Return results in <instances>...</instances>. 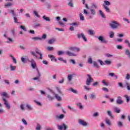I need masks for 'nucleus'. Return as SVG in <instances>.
Wrapping results in <instances>:
<instances>
[{
	"instance_id": "1",
	"label": "nucleus",
	"mask_w": 130,
	"mask_h": 130,
	"mask_svg": "<svg viewBox=\"0 0 130 130\" xmlns=\"http://www.w3.org/2000/svg\"><path fill=\"white\" fill-rule=\"evenodd\" d=\"M87 77H88L86 79L85 83L86 85L83 86V88L84 90H85V91H90L92 89V88H91L89 86L91 85V83L93 82L94 79H93V78L90 75H87Z\"/></svg>"
},
{
	"instance_id": "2",
	"label": "nucleus",
	"mask_w": 130,
	"mask_h": 130,
	"mask_svg": "<svg viewBox=\"0 0 130 130\" xmlns=\"http://www.w3.org/2000/svg\"><path fill=\"white\" fill-rule=\"evenodd\" d=\"M90 14H89V12H88L86 9L83 10V13L85 16H87L89 19H93V16L96 15V10H95V9H90Z\"/></svg>"
},
{
	"instance_id": "3",
	"label": "nucleus",
	"mask_w": 130,
	"mask_h": 130,
	"mask_svg": "<svg viewBox=\"0 0 130 130\" xmlns=\"http://www.w3.org/2000/svg\"><path fill=\"white\" fill-rule=\"evenodd\" d=\"M110 27L112 29H118L121 27V24L119 22L115 21H113L109 23Z\"/></svg>"
},
{
	"instance_id": "4",
	"label": "nucleus",
	"mask_w": 130,
	"mask_h": 130,
	"mask_svg": "<svg viewBox=\"0 0 130 130\" xmlns=\"http://www.w3.org/2000/svg\"><path fill=\"white\" fill-rule=\"evenodd\" d=\"M30 63L32 69L36 70L37 72H39V70H38V68H37V64H36L35 60H34L33 59H31L30 60Z\"/></svg>"
},
{
	"instance_id": "5",
	"label": "nucleus",
	"mask_w": 130,
	"mask_h": 130,
	"mask_svg": "<svg viewBox=\"0 0 130 130\" xmlns=\"http://www.w3.org/2000/svg\"><path fill=\"white\" fill-rule=\"evenodd\" d=\"M96 38H98V40L101 42V43H104L105 44H107L108 43V41L105 39H104V37L100 36L99 37H96Z\"/></svg>"
},
{
	"instance_id": "6",
	"label": "nucleus",
	"mask_w": 130,
	"mask_h": 130,
	"mask_svg": "<svg viewBox=\"0 0 130 130\" xmlns=\"http://www.w3.org/2000/svg\"><path fill=\"white\" fill-rule=\"evenodd\" d=\"M79 123L81 124V125H82V126H88V125H89V123L82 119L79 120Z\"/></svg>"
},
{
	"instance_id": "7",
	"label": "nucleus",
	"mask_w": 130,
	"mask_h": 130,
	"mask_svg": "<svg viewBox=\"0 0 130 130\" xmlns=\"http://www.w3.org/2000/svg\"><path fill=\"white\" fill-rule=\"evenodd\" d=\"M70 26H71L69 28V30H70V31H74L75 30V28L73 26H75L76 27L79 26V24L77 22H73L72 23H70Z\"/></svg>"
},
{
	"instance_id": "8",
	"label": "nucleus",
	"mask_w": 130,
	"mask_h": 130,
	"mask_svg": "<svg viewBox=\"0 0 130 130\" xmlns=\"http://www.w3.org/2000/svg\"><path fill=\"white\" fill-rule=\"evenodd\" d=\"M74 74H69L68 75L67 79L69 84H70L71 85H72V81L73 80V78H74Z\"/></svg>"
},
{
	"instance_id": "9",
	"label": "nucleus",
	"mask_w": 130,
	"mask_h": 130,
	"mask_svg": "<svg viewBox=\"0 0 130 130\" xmlns=\"http://www.w3.org/2000/svg\"><path fill=\"white\" fill-rule=\"evenodd\" d=\"M3 100L4 101V105H5L6 108H7V109H11V105H10V104H9V102H8L6 99H3Z\"/></svg>"
},
{
	"instance_id": "10",
	"label": "nucleus",
	"mask_w": 130,
	"mask_h": 130,
	"mask_svg": "<svg viewBox=\"0 0 130 130\" xmlns=\"http://www.w3.org/2000/svg\"><path fill=\"white\" fill-rule=\"evenodd\" d=\"M66 54L69 55V56H78V54L73 53L70 51H67L66 52Z\"/></svg>"
},
{
	"instance_id": "11",
	"label": "nucleus",
	"mask_w": 130,
	"mask_h": 130,
	"mask_svg": "<svg viewBox=\"0 0 130 130\" xmlns=\"http://www.w3.org/2000/svg\"><path fill=\"white\" fill-rule=\"evenodd\" d=\"M117 104L121 105L123 103V101H122V98L120 96H118L117 97V99L116 100Z\"/></svg>"
},
{
	"instance_id": "12",
	"label": "nucleus",
	"mask_w": 130,
	"mask_h": 130,
	"mask_svg": "<svg viewBox=\"0 0 130 130\" xmlns=\"http://www.w3.org/2000/svg\"><path fill=\"white\" fill-rule=\"evenodd\" d=\"M4 37H6L7 39V43H13L14 42V40L11 38H9L7 36V35L4 34Z\"/></svg>"
},
{
	"instance_id": "13",
	"label": "nucleus",
	"mask_w": 130,
	"mask_h": 130,
	"mask_svg": "<svg viewBox=\"0 0 130 130\" xmlns=\"http://www.w3.org/2000/svg\"><path fill=\"white\" fill-rule=\"evenodd\" d=\"M67 125L65 124H63L61 125H58V128L59 130H67Z\"/></svg>"
},
{
	"instance_id": "14",
	"label": "nucleus",
	"mask_w": 130,
	"mask_h": 130,
	"mask_svg": "<svg viewBox=\"0 0 130 130\" xmlns=\"http://www.w3.org/2000/svg\"><path fill=\"white\" fill-rule=\"evenodd\" d=\"M30 53L32 55L34 56V57H36V58H37V57H38V56L37 55V54H40V53H41V52H39L38 50H36V52H31Z\"/></svg>"
},
{
	"instance_id": "15",
	"label": "nucleus",
	"mask_w": 130,
	"mask_h": 130,
	"mask_svg": "<svg viewBox=\"0 0 130 130\" xmlns=\"http://www.w3.org/2000/svg\"><path fill=\"white\" fill-rule=\"evenodd\" d=\"M70 49L75 52H79L80 51V48L77 47H71L70 48Z\"/></svg>"
},
{
	"instance_id": "16",
	"label": "nucleus",
	"mask_w": 130,
	"mask_h": 130,
	"mask_svg": "<svg viewBox=\"0 0 130 130\" xmlns=\"http://www.w3.org/2000/svg\"><path fill=\"white\" fill-rule=\"evenodd\" d=\"M48 57L49 58H50L51 60L52 61H55L56 62L57 59H56V58H55V57H54L53 55H48Z\"/></svg>"
},
{
	"instance_id": "17",
	"label": "nucleus",
	"mask_w": 130,
	"mask_h": 130,
	"mask_svg": "<svg viewBox=\"0 0 130 130\" xmlns=\"http://www.w3.org/2000/svg\"><path fill=\"white\" fill-rule=\"evenodd\" d=\"M10 69L11 72H14V71H16V69H17V67L13 65L12 64H10Z\"/></svg>"
},
{
	"instance_id": "18",
	"label": "nucleus",
	"mask_w": 130,
	"mask_h": 130,
	"mask_svg": "<svg viewBox=\"0 0 130 130\" xmlns=\"http://www.w3.org/2000/svg\"><path fill=\"white\" fill-rule=\"evenodd\" d=\"M106 123L109 126H111L112 125V123H111V122L110 121V120L108 118H106L105 119Z\"/></svg>"
},
{
	"instance_id": "19",
	"label": "nucleus",
	"mask_w": 130,
	"mask_h": 130,
	"mask_svg": "<svg viewBox=\"0 0 130 130\" xmlns=\"http://www.w3.org/2000/svg\"><path fill=\"white\" fill-rule=\"evenodd\" d=\"M77 106L79 108V109H84V106L82 103L78 102L76 104Z\"/></svg>"
},
{
	"instance_id": "20",
	"label": "nucleus",
	"mask_w": 130,
	"mask_h": 130,
	"mask_svg": "<svg viewBox=\"0 0 130 130\" xmlns=\"http://www.w3.org/2000/svg\"><path fill=\"white\" fill-rule=\"evenodd\" d=\"M32 27L35 28L36 29L37 28H39V27H41V24L39 23H36L33 24Z\"/></svg>"
},
{
	"instance_id": "21",
	"label": "nucleus",
	"mask_w": 130,
	"mask_h": 130,
	"mask_svg": "<svg viewBox=\"0 0 130 130\" xmlns=\"http://www.w3.org/2000/svg\"><path fill=\"white\" fill-rule=\"evenodd\" d=\"M68 91H70L71 92H72V93H74V94H78V90H75L73 88H69L68 89Z\"/></svg>"
},
{
	"instance_id": "22",
	"label": "nucleus",
	"mask_w": 130,
	"mask_h": 130,
	"mask_svg": "<svg viewBox=\"0 0 130 130\" xmlns=\"http://www.w3.org/2000/svg\"><path fill=\"white\" fill-rule=\"evenodd\" d=\"M56 41V40H55V39L53 38V39L49 40L48 43L49 44H52L53 43H54Z\"/></svg>"
},
{
	"instance_id": "23",
	"label": "nucleus",
	"mask_w": 130,
	"mask_h": 130,
	"mask_svg": "<svg viewBox=\"0 0 130 130\" xmlns=\"http://www.w3.org/2000/svg\"><path fill=\"white\" fill-rule=\"evenodd\" d=\"M41 76V75L40 74V73L39 72V71L38 72V76L36 77H35L33 78V80H34L35 81H36V80H37L38 81H39V78H40V76Z\"/></svg>"
},
{
	"instance_id": "24",
	"label": "nucleus",
	"mask_w": 130,
	"mask_h": 130,
	"mask_svg": "<svg viewBox=\"0 0 130 130\" xmlns=\"http://www.w3.org/2000/svg\"><path fill=\"white\" fill-rule=\"evenodd\" d=\"M43 19L47 22H50V18L48 17H46V15H44L43 16Z\"/></svg>"
},
{
	"instance_id": "25",
	"label": "nucleus",
	"mask_w": 130,
	"mask_h": 130,
	"mask_svg": "<svg viewBox=\"0 0 130 130\" xmlns=\"http://www.w3.org/2000/svg\"><path fill=\"white\" fill-rule=\"evenodd\" d=\"M79 18L80 21H84L85 20V16H84V15H83L82 13L79 14Z\"/></svg>"
},
{
	"instance_id": "26",
	"label": "nucleus",
	"mask_w": 130,
	"mask_h": 130,
	"mask_svg": "<svg viewBox=\"0 0 130 130\" xmlns=\"http://www.w3.org/2000/svg\"><path fill=\"white\" fill-rule=\"evenodd\" d=\"M55 98H56L58 101H61V97L58 94H55Z\"/></svg>"
},
{
	"instance_id": "27",
	"label": "nucleus",
	"mask_w": 130,
	"mask_h": 130,
	"mask_svg": "<svg viewBox=\"0 0 130 130\" xmlns=\"http://www.w3.org/2000/svg\"><path fill=\"white\" fill-rule=\"evenodd\" d=\"M107 113L108 115L111 117V118H113V117H114V116L112 115L111 111H107Z\"/></svg>"
},
{
	"instance_id": "28",
	"label": "nucleus",
	"mask_w": 130,
	"mask_h": 130,
	"mask_svg": "<svg viewBox=\"0 0 130 130\" xmlns=\"http://www.w3.org/2000/svg\"><path fill=\"white\" fill-rule=\"evenodd\" d=\"M96 97H97V95H96V93H92L90 94V99H96Z\"/></svg>"
},
{
	"instance_id": "29",
	"label": "nucleus",
	"mask_w": 130,
	"mask_h": 130,
	"mask_svg": "<svg viewBox=\"0 0 130 130\" xmlns=\"http://www.w3.org/2000/svg\"><path fill=\"white\" fill-rule=\"evenodd\" d=\"M10 57H11L14 63L16 64L17 63V59H16V58L15 57L13 56V55H10Z\"/></svg>"
},
{
	"instance_id": "30",
	"label": "nucleus",
	"mask_w": 130,
	"mask_h": 130,
	"mask_svg": "<svg viewBox=\"0 0 130 130\" xmlns=\"http://www.w3.org/2000/svg\"><path fill=\"white\" fill-rule=\"evenodd\" d=\"M104 8H105V10H106V12H107V13H110V9H109V8H108V6L104 5Z\"/></svg>"
},
{
	"instance_id": "31",
	"label": "nucleus",
	"mask_w": 130,
	"mask_h": 130,
	"mask_svg": "<svg viewBox=\"0 0 130 130\" xmlns=\"http://www.w3.org/2000/svg\"><path fill=\"white\" fill-rule=\"evenodd\" d=\"M125 86L126 87L127 90H128V91H130V84H129V83H128L127 82H125Z\"/></svg>"
},
{
	"instance_id": "32",
	"label": "nucleus",
	"mask_w": 130,
	"mask_h": 130,
	"mask_svg": "<svg viewBox=\"0 0 130 130\" xmlns=\"http://www.w3.org/2000/svg\"><path fill=\"white\" fill-rule=\"evenodd\" d=\"M117 125L118 127H122V126H123V122L119 121L117 122Z\"/></svg>"
},
{
	"instance_id": "33",
	"label": "nucleus",
	"mask_w": 130,
	"mask_h": 130,
	"mask_svg": "<svg viewBox=\"0 0 130 130\" xmlns=\"http://www.w3.org/2000/svg\"><path fill=\"white\" fill-rule=\"evenodd\" d=\"M10 13V14H11V15H12L13 17H16L17 16V14H16L14 10H11Z\"/></svg>"
},
{
	"instance_id": "34",
	"label": "nucleus",
	"mask_w": 130,
	"mask_h": 130,
	"mask_svg": "<svg viewBox=\"0 0 130 130\" xmlns=\"http://www.w3.org/2000/svg\"><path fill=\"white\" fill-rule=\"evenodd\" d=\"M1 96H3V97H6V98H9V95H8V93L6 92H3L1 93Z\"/></svg>"
},
{
	"instance_id": "35",
	"label": "nucleus",
	"mask_w": 130,
	"mask_h": 130,
	"mask_svg": "<svg viewBox=\"0 0 130 130\" xmlns=\"http://www.w3.org/2000/svg\"><path fill=\"white\" fill-rule=\"evenodd\" d=\"M99 13H100V14L101 15V17L102 18H104V19H105V15H104V13H103V12L102 11V10H100Z\"/></svg>"
},
{
	"instance_id": "36",
	"label": "nucleus",
	"mask_w": 130,
	"mask_h": 130,
	"mask_svg": "<svg viewBox=\"0 0 130 130\" xmlns=\"http://www.w3.org/2000/svg\"><path fill=\"white\" fill-rule=\"evenodd\" d=\"M109 35L110 38H113V37H114V32L112 31H110Z\"/></svg>"
},
{
	"instance_id": "37",
	"label": "nucleus",
	"mask_w": 130,
	"mask_h": 130,
	"mask_svg": "<svg viewBox=\"0 0 130 130\" xmlns=\"http://www.w3.org/2000/svg\"><path fill=\"white\" fill-rule=\"evenodd\" d=\"M26 107L27 108V109H29V110H33V108H32V106H31L30 105L27 104L26 105Z\"/></svg>"
},
{
	"instance_id": "38",
	"label": "nucleus",
	"mask_w": 130,
	"mask_h": 130,
	"mask_svg": "<svg viewBox=\"0 0 130 130\" xmlns=\"http://www.w3.org/2000/svg\"><path fill=\"white\" fill-rule=\"evenodd\" d=\"M63 54H66V52L63 51H59L58 52V55H63Z\"/></svg>"
},
{
	"instance_id": "39",
	"label": "nucleus",
	"mask_w": 130,
	"mask_h": 130,
	"mask_svg": "<svg viewBox=\"0 0 130 130\" xmlns=\"http://www.w3.org/2000/svg\"><path fill=\"white\" fill-rule=\"evenodd\" d=\"M56 89L59 94H61V95H63V93L61 92V89H60L59 87H56Z\"/></svg>"
},
{
	"instance_id": "40",
	"label": "nucleus",
	"mask_w": 130,
	"mask_h": 130,
	"mask_svg": "<svg viewBox=\"0 0 130 130\" xmlns=\"http://www.w3.org/2000/svg\"><path fill=\"white\" fill-rule=\"evenodd\" d=\"M68 1L69 2L68 3L69 6H70V7H71V8H73V7H74V5L73 4V0H68Z\"/></svg>"
},
{
	"instance_id": "41",
	"label": "nucleus",
	"mask_w": 130,
	"mask_h": 130,
	"mask_svg": "<svg viewBox=\"0 0 130 130\" xmlns=\"http://www.w3.org/2000/svg\"><path fill=\"white\" fill-rule=\"evenodd\" d=\"M21 121L24 125H28V122H27V121L25 119L22 118Z\"/></svg>"
},
{
	"instance_id": "42",
	"label": "nucleus",
	"mask_w": 130,
	"mask_h": 130,
	"mask_svg": "<svg viewBox=\"0 0 130 130\" xmlns=\"http://www.w3.org/2000/svg\"><path fill=\"white\" fill-rule=\"evenodd\" d=\"M124 43H125V44H127L128 47L130 48V42L129 41H128V40H125Z\"/></svg>"
},
{
	"instance_id": "43",
	"label": "nucleus",
	"mask_w": 130,
	"mask_h": 130,
	"mask_svg": "<svg viewBox=\"0 0 130 130\" xmlns=\"http://www.w3.org/2000/svg\"><path fill=\"white\" fill-rule=\"evenodd\" d=\"M88 34H89V35H94L95 34V32H94V30L92 29H89L88 30Z\"/></svg>"
},
{
	"instance_id": "44",
	"label": "nucleus",
	"mask_w": 130,
	"mask_h": 130,
	"mask_svg": "<svg viewBox=\"0 0 130 130\" xmlns=\"http://www.w3.org/2000/svg\"><path fill=\"white\" fill-rule=\"evenodd\" d=\"M5 6L6 8H9V7H12V6H13V3H9L6 4Z\"/></svg>"
},
{
	"instance_id": "45",
	"label": "nucleus",
	"mask_w": 130,
	"mask_h": 130,
	"mask_svg": "<svg viewBox=\"0 0 130 130\" xmlns=\"http://www.w3.org/2000/svg\"><path fill=\"white\" fill-rule=\"evenodd\" d=\"M93 66L94 67H95V68H96V69H99L100 68V67L99 66V65H98V63L96 61L93 62Z\"/></svg>"
},
{
	"instance_id": "46",
	"label": "nucleus",
	"mask_w": 130,
	"mask_h": 130,
	"mask_svg": "<svg viewBox=\"0 0 130 130\" xmlns=\"http://www.w3.org/2000/svg\"><path fill=\"white\" fill-rule=\"evenodd\" d=\"M34 14L35 16H36V17H37V18H40V15H39V14H38V12H37V11H34Z\"/></svg>"
},
{
	"instance_id": "47",
	"label": "nucleus",
	"mask_w": 130,
	"mask_h": 130,
	"mask_svg": "<svg viewBox=\"0 0 130 130\" xmlns=\"http://www.w3.org/2000/svg\"><path fill=\"white\" fill-rule=\"evenodd\" d=\"M58 60H59L60 61H63V62H64V63H67V60H63L62 57L58 58Z\"/></svg>"
},
{
	"instance_id": "48",
	"label": "nucleus",
	"mask_w": 130,
	"mask_h": 130,
	"mask_svg": "<svg viewBox=\"0 0 130 130\" xmlns=\"http://www.w3.org/2000/svg\"><path fill=\"white\" fill-rule=\"evenodd\" d=\"M36 130H41V125L40 124H37V126L36 127Z\"/></svg>"
},
{
	"instance_id": "49",
	"label": "nucleus",
	"mask_w": 130,
	"mask_h": 130,
	"mask_svg": "<svg viewBox=\"0 0 130 130\" xmlns=\"http://www.w3.org/2000/svg\"><path fill=\"white\" fill-rule=\"evenodd\" d=\"M85 35H84V34L81 33V34H79L77 35V37L78 38L80 39V38H82L83 36H84Z\"/></svg>"
},
{
	"instance_id": "50",
	"label": "nucleus",
	"mask_w": 130,
	"mask_h": 130,
	"mask_svg": "<svg viewBox=\"0 0 130 130\" xmlns=\"http://www.w3.org/2000/svg\"><path fill=\"white\" fill-rule=\"evenodd\" d=\"M102 84H103L104 86H108V83H107L106 81H105V80H102Z\"/></svg>"
},
{
	"instance_id": "51",
	"label": "nucleus",
	"mask_w": 130,
	"mask_h": 130,
	"mask_svg": "<svg viewBox=\"0 0 130 130\" xmlns=\"http://www.w3.org/2000/svg\"><path fill=\"white\" fill-rule=\"evenodd\" d=\"M88 63H89L90 64L93 63V59H92L91 57L88 58Z\"/></svg>"
},
{
	"instance_id": "52",
	"label": "nucleus",
	"mask_w": 130,
	"mask_h": 130,
	"mask_svg": "<svg viewBox=\"0 0 130 130\" xmlns=\"http://www.w3.org/2000/svg\"><path fill=\"white\" fill-rule=\"evenodd\" d=\"M98 61L100 63L101 66H105V63H104L102 60L99 59L98 60Z\"/></svg>"
},
{
	"instance_id": "53",
	"label": "nucleus",
	"mask_w": 130,
	"mask_h": 130,
	"mask_svg": "<svg viewBox=\"0 0 130 130\" xmlns=\"http://www.w3.org/2000/svg\"><path fill=\"white\" fill-rule=\"evenodd\" d=\"M124 98H125L127 103L129 102V97H128V95H127V94H125L124 95Z\"/></svg>"
},
{
	"instance_id": "54",
	"label": "nucleus",
	"mask_w": 130,
	"mask_h": 130,
	"mask_svg": "<svg viewBox=\"0 0 130 130\" xmlns=\"http://www.w3.org/2000/svg\"><path fill=\"white\" fill-rule=\"evenodd\" d=\"M91 8H92V9H93V8L98 9V6H97V5H96L95 4H92L91 5Z\"/></svg>"
},
{
	"instance_id": "55",
	"label": "nucleus",
	"mask_w": 130,
	"mask_h": 130,
	"mask_svg": "<svg viewBox=\"0 0 130 130\" xmlns=\"http://www.w3.org/2000/svg\"><path fill=\"white\" fill-rule=\"evenodd\" d=\"M104 5H105V6H110V2L107 1H104Z\"/></svg>"
},
{
	"instance_id": "56",
	"label": "nucleus",
	"mask_w": 130,
	"mask_h": 130,
	"mask_svg": "<svg viewBox=\"0 0 130 130\" xmlns=\"http://www.w3.org/2000/svg\"><path fill=\"white\" fill-rule=\"evenodd\" d=\"M105 64H107L108 66H109V64H111V61L110 60H105Z\"/></svg>"
},
{
	"instance_id": "57",
	"label": "nucleus",
	"mask_w": 130,
	"mask_h": 130,
	"mask_svg": "<svg viewBox=\"0 0 130 130\" xmlns=\"http://www.w3.org/2000/svg\"><path fill=\"white\" fill-rule=\"evenodd\" d=\"M32 40H42L41 38L39 37H34L32 38Z\"/></svg>"
},
{
	"instance_id": "58",
	"label": "nucleus",
	"mask_w": 130,
	"mask_h": 130,
	"mask_svg": "<svg viewBox=\"0 0 130 130\" xmlns=\"http://www.w3.org/2000/svg\"><path fill=\"white\" fill-rule=\"evenodd\" d=\"M126 80H127L128 81L130 80V75L129 74H127L125 76Z\"/></svg>"
},
{
	"instance_id": "59",
	"label": "nucleus",
	"mask_w": 130,
	"mask_h": 130,
	"mask_svg": "<svg viewBox=\"0 0 130 130\" xmlns=\"http://www.w3.org/2000/svg\"><path fill=\"white\" fill-rule=\"evenodd\" d=\"M115 111L117 113H119L120 112V110L119 108H115Z\"/></svg>"
},
{
	"instance_id": "60",
	"label": "nucleus",
	"mask_w": 130,
	"mask_h": 130,
	"mask_svg": "<svg viewBox=\"0 0 130 130\" xmlns=\"http://www.w3.org/2000/svg\"><path fill=\"white\" fill-rule=\"evenodd\" d=\"M47 37V35H46V34H44L43 35V36H42V38H41L42 39L45 40L46 39V38Z\"/></svg>"
},
{
	"instance_id": "61",
	"label": "nucleus",
	"mask_w": 130,
	"mask_h": 130,
	"mask_svg": "<svg viewBox=\"0 0 130 130\" xmlns=\"http://www.w3.org/2000/svg\"><path fill=\"white\" fill-rule=\"evenodd\" d=\"M20 29H22V30H23V31H25L26 32V31H27V29L25 28V27L24 26L21 25L20 26Z\"/></svg>"
},
{
	"instance_id": "62",
	"label": "nucleus",
	"mask_w": 130,
	"mask_h": 130,
	"mask_svg": "<svg viewBox=\"0 0 130 130\" xmlns=\"http://www.w3.org/2000/svg\"><path fill=\"white\" fill-rule=\"evenodd\" d=\"M53 49H54L53 47H47V50H48V51H51L53 50Z\"/></svg>"
},
{
	"instance_id": "63",
	"label": "nucleus",
	"mask_w": 130,
	"mask_h": 130,
	"mask_svg": "<svg viewBox=\"0 0 130 130\" xmlns=\"http://www.w3.org/2000/svg\"><path fill=\"white\" fill-rule=\"evenodd\" d=\"M21 60L22 62H23V63H25L26 62V59L24 57H21Z\"/></svg>"
},
{
	"instance_id": "64",
	"label": "nucleus",
	"mask_w": 130,
	"mask_h": 130,
	"mask_svg": "<svg viewBox=\"0 0 130 130\" xmlns=\"http://www.w3.org/2000/svg\"><path fill=\"white\" fill-rule=\"evenodd\" d=\"M102 89H103V91H104V92H109V90L108 89V88H106V87H103V88H102Z\"/></svg>"
}]
</instances>
